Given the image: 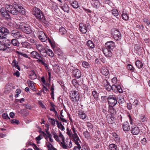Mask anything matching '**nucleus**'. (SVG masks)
Here are the masks:
<instances>
[{"instance_id":"1","label":"nucleus","mask_w":150,"mask_h":150,"mask_svg":"<svg viewBox=\"0 0 150 150\" xmlns=\"http://www.w3.org/2000/svg\"><path fill=\"white\" fill-rule=\"evenodd\" d=\"M18 5H16V6H13L12 5L9 4H6V7L7 11L8 12L13 15H16L18 14Z\"/></svg>"},{"instance_id":"2","label":"nucleus","mask_w":150,"mask_h":150,"mask_svg":"<svg viewBox=\"0 0 150 150\" xmlns=\"http://www.w3.org/2000/svg\"><path fill=\"white\" fill-rule=\"evenodd\" d=\"M11 44L10 40L6 38L5 39H3L2 41H1V42L0 44V50H3L5 51L8 48V46Z\"/></svg>"},{"instance_id":"3","label":"nucleus","mask_w":150,"mask_h":150,"mask_svg":"<svg viewBox=\"0 0 150 150\" xmlns=\"http://www.w3.org/2000/svg\"><path fill=\"white\" fill-rule=\"evenodd\" d=\"M107 100L108 103L111 106H115L117 103V97L114 95H110L107 98Z\"/></svg>"},{"instance_id":"4","label":"nucleus","mask_w":150,"mask_h":150,"mask_svg":"<svg viewBox=\"0 0 150 150\" xmlns=\"http://www.w3.org/2000/svg\"><path fill=\"white\" fill-rule=\"evenodd\" d=\"M17 28H20L24 33L28 34H31L32 31L31 27L28 25H19Z\"/></svg>"},{"instance_id":"5","label":"nucleus","mask_w":150,"mask_h":150,"mask_svg":"<svg viewBox=\"0 0 150 150\" xmlns=\"http://www.w3.org/2000/svg\"><path fill=\"white\" fill-rule=\"evenodd\" d=\"M35 17L40 21H41L45 24H47L48 21L46 20L42 12L40 10Z\"/></svg>"},{"instance_id":"6","label":"nucleus","mask_w":150,"mask_h":150,"mask_svg":"<svg viewBox=\"0 0 150 150\" xmlns=\"http://www.w3.org/2000/svg\"><path fill=\"white\" fill-rule=\"evenodd\" d=\"M91 26L88 23L84 24L82 23H80L79 25V28L80 31L83 33H86Z\"/></svg>"},{"instance_id":"7","label":"nucleus","mask_w":150,"mask_h":150,"mask_svg":"<svg viewBox=\"0 0 150 150\" xmlns=\"http://www.w3.org/2000/svg\"><path fill=\"white\" fill-rule=\"evenodd\" d=\"M10 35L16 38H23L22 35V33L16 30H13L11 31L9 34Z\"/></svg>"},{"instance_id":"8","label":"nucleus","mask_w":150,"mask_h":150,"mask_svg":"<svg viewBox=\"0 0 150 150\" xmlns=\"http://www.w3.org/2000/svg\"><path fill=\"white\" fill-rule=\"evenodd\" d=\"M71 69L73 75L76 78L79 79L81 77V72L79 69L73 67H71Z\"/></svg>"},{"instance_id":"9","label":"nucleus","mask_w":150,"mask_h":150,"mask_svg":"<svg viewBox=\"0 0 150 150\" xmlns=\"http://www.w3.org/2000/svg\"><path fill=\"white\" fill-rule=\"evenodd\" d=\"M71 97V98L72 101L77 102L79 100V95L77 91H74L72 93Z\"/></svg>"},{"instance_id":"10","label":"nucleus","mask_w":150,"mask_h":150,"mask_svg":"<svg viewBox=\"0 0 150 150\" xmlns=\"http://www.w3.org/2000/svg\"><path fill=\"white\" fill-rule=\"evenodd\" d=\"M36 48L40 53V54L42 56L44 55V53L46 51L45 48L42 45L39 44L36 46Z\"/></svg>"},{"instance_id":"11","label":"nucleus","mask_w":150,"mask_h":150,"mask_svg":"<svg viewBox=\"0 0 150 150\" xmlns=\"http://www.w3.org/2000/svg\"><path fill=\"white\" fill-rule=\"evenodd\" d=\"M111 51L112 50L105 47L102 48V51L103 54L105 56L107 57H112V52Z\"/></svg>"},{"instance_id":"12","label":"nucleus","mask_w":150,"mask_h":150,"mask_svg":"<svg viewBox=\"0 0 150 150\" xmlns=\"http://www.w3.org/2000/svg\"><path fill=\"white\" fill-rule=\"evenodd\" d=\"M30 54L32 57L38 59L37 62L40 59H43V57H42L38 52L35 51H33L31 52Z\"/></svg>"},{"instance_id":"13","label":"nucleus","mask_w":150,"mask_h":150,"mask_svg":"<svg viewBox=\"0 0 150 150\" xmlns=\"http://www.w3.org/2000/svg\"><path fill=\"white\" fill-rule=\"evenodd\" d=\"M105 45L106 48L112 51L114 48L115 45L114 43L112 41H110L106 43Z\"/></svg>"},{"instance_id":"14","label":"nucleus","mask_w":150,"mask_h":150,"mask_svg":"<svg viewBox=\"0 0 150 150\" xmlns=\"http://www.w3.org/2000/svg\"><path fill=\"white\" fill-rule=\"evenodd\" d=\"M113 37L115 40H120L121 38V35L120 32L118 30H115L114 33Z\"/></svg>"},{"instance_id":"15","label":"nucleus","mask_w":150,"mask_h":150,"mask_svg":"<svg viewBox=\"0 0 150 150\" xmlns=\"http://www.w3.org/2000/svg\"><path fill=\"white\" fill-rule=\"evenodd\" d=\"M132 133L134 135H137L139 132V127L137 126L133 127H132L131 129Z\"/></svg>"},{"instance_id":"16","label":"nucleus","mask_w":150,"mask_h":150,"mask_svg":"<svg viewBox=\"0 0 150 150\" xmlns=\"http://www.w3.org/2000/svg\"><path fill=\"white\" fill-rule=\"evenodd\" d=\"M0 33L7 35L10 33L9 31L6 28L1 26L0 27Z\"/></svg>"},{"instance_id":"17","label":"nucleus","mask_w":150,"mask_h":150,"mask_svg":"<svg viewBox=\"0 0 150 150\" xmlns=\"http://www.w3.org/2000/svg\"><path fill=\"white\" fill-rule=\"evenodd\" d=\"M122 127L125 132L128 131L130 129V127L127 121L125 122L122 125Z\"/></svg>"},{"instance_id":"18","label":"nucleus","mask_w":150,"mask_h":150,"mask_svg":"<svg viewBox=\"0 0 150 150\" xmlns=\"http://www.w3.org/2000/svg\"><path fill=\"white\" fill-rule=\"evenodd\" d=\"M100 71L105 76H107L109 73V71L108 68L104 67H102Z\"/></svg>"},{"instance_id":"19","label":"nucleus","mask_w":150,"mask_h":150,"mask_svg":"<svg viewBox=\"0 0 150 150\" xmlns=\"http://www.w3.org/2000/svg\"><path fill=\"white\" fill-rule=\"evenodd\" d=\"M27 82L28 85L29 87L32 90L35 91L36 89L35 88V87L34 84V82L33 81H31L29 79H28Z\"/></svg>"},{"instance_id":"20","label":"nucleus","mask_w":150,"mask_h":150,"mask_svg":"<svg viewBox=\"0 0 150 150\" xmlns=\"http://www.w3.org/2000/svg\"><path fill=\"white\" fill-rule=\"evenodd\" d=\"M64 139H63L62 142H61L60 143V146L61 147H62V148L64 149H67L68 148H71L70 145H69L68 146H67V143L64 142Z\"/></svg>"},{"instance_id":"21","label":"nucleus","mask_w":150,"mask_h":150,"mask_svg":"<svg viewBox=\"0 0 150 150\" xmlns=\"http://www.w3.org/2000/svg\"><path fill=\"white\" fill-rule=\"evenodd\" d=\"M107 121L110 124H112L114 122L115 118L113 116H108L107 117Z\"/></svg>"},{"instance_id":"22","label":"nucleus","mask_w":150,"mask_h":150,"mask_svg":"<svg viewBox=\"0 0 150 150\" xmlns=\"http://www.w3.org/2000/svg\"><path fill=\"white\" fill-rule=\"evenodd\" d=\"M72 136L75 144H79V143L81 142L77 134L72 135Z\"/></svg>"},{"instance_id":"23","label":"nucleus","mask_w":150,"mask_h":150,"mask_svg":"<svg viewBox=\"0 0 150 150\" xmlns=\"http://www.w3.org/2000/svg\"><path fill=\"white\" fill-rule=\"evenodd\" d=\"M72 136L75 144H79V143L81 142L77 134L72 135Z\"/></svg>"},{"instance_id":"24","label":"nucleus","mask_w":150,"mask_h":150,"mask_svg":"<svg viewBox=\"0 0 150 150\" xmlns=\"http://www.w3.org/2000/svg\"><path fill=\"white\" fill-rule=\"evenodd\" d=\"M72 136L75 144H79V143L81 142L77 134L72 135Z\"/></svg>"},{"instance_id":"25","label":"nucleus","mask_w":150,"mask_h":150,"mask_svg":"<svg viewBox=\"0 0 150 150\" xmlns=\"http://www.w3.org/2000/svg\"><path fill=\"white\" fill-rule=\"evenodd\" d=\"M46 54H48L49 56L53 57L54 54L52 51L50 49H48L46 50V51L44 53L43 56H46Z\"/></svg>"},{"instance_id":"26","label":"nucleus","mask_w":150,"mask_h":150,"mask_svg":"<svg viewBox=\"0 0 150 150\" xmlns=\"http://www.w3.org/2000/svg\"><path fill=\"white\" fill-rule=\"evenodd\" d=\"M8 11L7 10L4 13H2L1 15L2 17H4L7 19H9L11 18V16L9 13H8Z\"/></svg>"},{"instance_id":"27","label":"nucleus","mask_w":150,"mask_h":150,"mask_svg":"<svg viewBox=\"0 0 150 150\" xmlns=\"http://www.w3.org/2000/svg\"><path fill=\"white\" fill-rule=\"evenodd\" d=\"M18 14L21 13L23 15L25 14V9L21 5H18Z\"/></svg>"},{"instance_id":"28","label":"nucleus","mask_w":150,"mask_h":150,"mask_svg":"<svg viewBox=\"0 0 150 150\" xmlns=\"http://www.w3.org/2000/svg\"><path fill=\"white\" fill-rule=\"evenodd\" d=\"M21 44L23 47L27 48H31V44L26 42H22Z\"/></svg>"},{"instance_id":"29","label":"nucleus","mask_w":150,"mask_h":150,"mask_svg":"<svg viewBox=\"0 0 150 150\" xmlns=\"http://www.w3.org/2000/svg\"><path fill=\"white\" fill-rule=\"evenodd\" d=\"M108 147L110 150H117L118 149L117 146L114 144H110Z\"/></svg>"},{"instance_id":"30","label":"nucleus","mask_w":150,"mask_h":150,"mask_svg":"<svg viewBox=\"0 0 150 150\" xmlns=\"http://www.w3.org/2000/svg\"><path fill=\"white\" fill-rule=\"evenodd\" d=\"M37 78L36 75L34 71H31L30 75L29 78L32 80H34Z\"/></svg>"},{"instance_id":"31","label":"nucleus","mask_w":150,"mask_h":150,"mask_svg":"<svg viewBox=\"0 0 150 150\" xmlns=\"http://www.w3.org/2000/svg\"><path fill=\"white\" fill-rule=\"evenodd\" d=\"M11 43L14 46H18L19 45V43L18 40L16 39H13L11 40Z\"/></svg>"},{"instance_id":"32","label":"nucleus","mask_w":150,"mask_h":150,"mask_svg":"<svg viewBox=\"0 0 150 150\" xmlns=\"http://www.w3.org/2000/svg\"><path fill=\"white\" fill-rule=\"evenodd\" d=\"M57 127L62 131L64 130L65 129L64 127L61 124V122H59L58 121L56 120Z\"/></svg>"},{"instance_id":"33","label":"nucleus","mask_w":150,"mask_h":150,"mask_svg":"<svg viewBox=\"0 0 150 150\" xmlns=\"http://www.w3.org/2000/svg\"><path fill=\"white\" fill-rule=\"evenodd\" d=\"M61 5V8L64 11V12H66L67 13L69 10V8L68 5L67 4H64L63 5Z\"/></svg>"},{"instance_id":"34","label":"nucleus","mask_w":150,"mask_h":150,"mask_svg":"<svg viewBox=\"0 0 150 150\" xmlns=\"http://www.w3.org/2000/svg\"><path fill=\"white\" fill-rule=\"evenodd\" d=\"M113 107L111 106L110 107L109 110V112L111 116H113L116 113L115 110L114 109Z\"/></svg>"},{"instance_id":"35","label":"nucleus","mask_w":150,"mask_h":150,"mask_svg":"<svg viewBox=\"0 0 150 150\" xmlns=\"http://www.w3.org/2000/svg\"><path fill=\"white\" fill-rule=\"evenodd\" d=\"M40 10L38 8L34 7L33 8L32 11V14L35 16L38 13V11Z\"/></svg>"},{"instance_id":"36","label":"nucleus","mask_w":150,"mask_h":150,"mask_svg":"<svg viewBox=\"0 0 150 150\" xmlns=\"http://www.w3.org/2000/svg\"><path fill=\"white\" fill-rule=\"evenodd\" d=\"M83 135L87 139L90 138L91 135L90 133L87 130L83 132Z\"/></svg>"},{"instance_id":"37","label":"nucleus","mask_w":150,"mask_h":150,"mask_svg":"<svg viewBox=\"0 0 150 150\" xmlns=\"http://www.w3.org/2000/svg\"><path fill=\"white\" fill-rule=\"evenodd\" d=\"M135 64L139 69H140L142 68L143 66L142 63L139 60H137Z\"/></svg>"},{"instance_id":"38","label":"nucleus","mask_w":150,"mask_h":150,"mask_svg":"<svg viewBox=\"0 0 150 150\" xmlns=\"http://www.w3.org/2000/svg\"><path fill=\"white\" fill-rule=\"evenodd\" d=\"M47 117L49 121L51 123V124L54 126L55 124V120L51 118L49 116H47Z\"/></svg>"},{"instance_id":"39","label":"nucleus","mask_w":150,"mask_h":150,"mask_svg":"<svg viewBox=\"0 0 150 150\" xmlns=\"http://www.w3.org/2000/svg\"><path fill=\"white\" fill-rule=\"evenodd\" d=\"M86 45H87L90 47V48H92L94 47V44L92 41L90 40L88 41Z\"/></svg>"},{"instance_id":"40","label":"nucleus","mask_w":150,"mask_h":150,"mask_svg":"<svg viewBox=\"0 0 150 150\" xmlns=\"http://www.w3.org/2000/svg\"><path fill=\"white\" fill-rule=\"evenodd\" d=\"M38 38L42 42H45L47 40V38L45 34H44V35H42L41 36H40Z\"/></svg>"},{"instance_id":"41","label":"nucleus","mask_w":150,"mask_h":150,"mask_svg":"<svg viewBox=\"0 0 150 150\" xmlns=\"http://www.w3.org/2000/svg\"><path fill=\"white\" fill-rule=\"evenodd\" d=\"M59 30L60 33L62 35L66 33V30L65 28L63 27L60 28L59 29Z\"/></svg>"},{"instance_id":"42","label":"nucleus","mask_w":150,"mask_h":150,"mask_svg":"<svg viewBox=\"0 0 150 150\" xmlns=\"http://www.w3.org/2000/svg\"><path fill=\"white\" fill-rule=\"evenodd\" d=\"M47 146L48 149V150H57L51 143H48Z\"/></svg>"},{"instance_id":"43","label":"nucleus","mask_w":150,"mask_h":150,"mask_svg":"<svg viewBox=\"0 0 150 150\" xmlns=\"http://www.w3.org/2000/svg\"><path fill=\"white\" fill-rule=\"evenodd\" d=\"M72 6L74 8H77L79 6L77 2L76 1H74L71 3Z\"/></svg>"},{"instance_id":"44","label":"nucleus","mask_w":150,"mask_h":150,"mask_svg":"<svg viewBox=\"0 0 150 150\" xmlns=\"http://www.w3.org/2000/svg\"><path fill=\"white\" fill-rule=\"evenodd\" d=\"M79 115L80 118L82 119H84L86 118V115L85 113L83 112H81L79 113Z\"/></svg>"},{"instance_id":"45","label":"nucleus","mask_w":150,"mask_h":150,"mask_svg":"<svg viewBox=\"0 0 150 150\" xmlns=\"http://www.w3.org/2000/svg\"><path fill=\"white\" fill-rule=\"evenodd\" d=\"M92 94L94 98L97 100L98 98V93L96 91H92Z\"/></svg>"},{"instance_id":"46","label":"nucleus","mask_w":150,"mask_h":150,"mask_svg":"<svg viewBox=\"0 0 150 150\" xmlns=\"http://www.w3.org/2000/svg\"><path fill=\"white\" fill-rule=\"evenodd\" d=\"M16 53L18 54L21 55L22 56H23V57H24L27 58H28L29 59H30V58L29 57H28V55L27 54L23 53L22 52H20L18 51H16Z\"/></svg>"},{"instance_id":"47","label":"nucleus","mask_w":150,"mask_h":150,"mask_svg":"<svg viewBox=\"0 0 150 150\" xmlns=\"http://www.w3.org/2000/svg\"><path fill=\"white\" fill-rule=\"evenodd\" d=\"M122 16V18L125 21H127L128 20L129 17L126 13H123Z\"/></svg>"},{"instance_id":"48","label":"nucleus","mask_w":150,"mask_h":150,"mask_svg":"<svg viewBox=\"0 0 150 150\" xmlns=\"http://www.w3.org/2000/svg\"><path fill=\"white\" fill-rule=\"evenodd\" d=\"M127 67L128 70H130L132 72H133L134 71V68L131 65L128 64L127 66Z\"/></svg>"},{"instance_id":"49","label":"nucleus","mask_w":150,"mask_h":150,"mask_svg":"<svg viewBox=\"0 0 150 150\" xmlns=\"http://www.w3.org/2000/svg\"><path fill=\"white\" fill-rule=\"evenodd\" d=\"M112 13L113 15L115 16H117L118 15V11L115 9H114L112 10Z\"/></svg>"},{"instance_id":"50","label":"nucleus","mask_w":150,"mask_h":150,"mask_svg":"<svg viewBox=\"0 0 150 150\" xmlns=\"http://www.w3.org/2000/svg\"><path fill=\"white\" fill-rule=\"evenodd\" d=\"M10 122L11 123L13 124L14 125L18 124L19 122V121L15 119L11 120H10Z\"/></svg>"},{"instance_id":"51","label":"nucleus","mask_w":150,"mask_h":150,"mask_svg":"<svg viewBox=\"0 0 150 150\" xmlns=\"http://www.w3.org/2000/svg\"><path fill=\"white\" fill-rule=\"evenodd\" d=\"M94 6L96 8H97L98 7H99L100 5V4L98 1L97 0H96L94 1Z\"/></svg>"},{"instance_id":"52","label":"nucleus","mask_w":150,"mask_h":150,"mask_svg":"<svg viewBox=\"0 0 150 150\" xmlns=\"http://www.w3.org/2000/svg\"><path fill=\"white\" fill-rule=\"evenodd\" d=\"M7 37V34H4L0 33V40H3V39H5Z\"/></svg>"},{"instance_id":"53","label":"nucleus","mask_w":150,"mask_h":150,"mask_svg":"<svg viewBox=\"0 0 150 150\" xmlns=\"http://www.w3.org/2000/svg\"><path fill=\"white\" fill-rule=\"evenodd\" d=\"M72 83L75 87H77L78 85V82L76 79H73L72 81Z\"/></svg>"},{"instance_id":"54","label":"nucleus","mask_w":150,"mask_h":150,"mask_svg":"<svg viewBox=\"0 0 150 150\" xmlns=\"http://www.w3.org/2000/svg\"><path fill=\"white\" fill-rule=\"evenodd\" d=\"M6 10L7 11V9L6 7V4L5 6V7H2L0 9V13L1 14H2V13H4V12H5Z\"/></svg>"},{"instance_id":"55","label":"nucleus","mask_w":150,"mask_h":150,"mask_svg":"<svg viewBox=\"0 0 150 150\" xmlns=\"http://www.w3.org/2000/svg\"><path fill=\"white\" fill-rule=\"evenodd\" d=\"M76 144L77 146H74V150H80V149H81V147L80 144Z\"/></svg>"},{"instance_id":"56","label":"nucleus","mask_w":150,"mask_h":150,"mask_svg":"<svg viewBox=\"0 0 150 150\" xmlns=\"http://www.w3.org/2000/svg\"><path fill=\"white\" fill-rule=\"evenodd\" d=\"M18 65V63L17 61H16V59H14L13 60L12 64V66L13 67H15Z\"/></svg>"},{"instance_id":"57","label":"nucleus","mask_w":150,"mask_h":150,"mask_svg":"<svg viewBox=\"0 0 150 150\" xmlns=\"http://www.w3.org/2000/svg\"><path fill=\"white\" fill-rule=\"evenodd\" d=\"M64 142L67 143V145H66L67 146H68L69 145H70L71 146V148L72 146V143L71 142V140L70 139H68L66 141H64Z\"/></svg>"},{"instance_id":"58","label":"nucleus","mask_w":150,"mask_h":150,"mask_svg":"<svg viewBox=\"0 0 150 150\" xmlns=\"http://www.w3.org/2000/svg\"><path fill=\"white\" fill-rule=\"evenodd\" d=\"M2 117L4 119H10L8 115L6 113H4L2 114Z\"/></svg>"},{"instance_id":"59","label":"nucleus","mask_w":150,"mask_h":150,"mask_svg":"<svg viewBox=\"0 0 150 150\" xmlns=\"http://www.w3.org/2000/svg\"><path fill=\"white\" fill-rule=\"evenodd\" d=\"M43 59H40L39 61H38V62L39 63H41L42 64L44 65L45 67H47V64L45 63L43 61Z\"/></svg>"},{"instance_id":"60","label":"nucleus","mask_w":150,"mask_h":150,"mask_svg":"<svg viewBox=\"0 0 150 150\" xmlns=\"http://www.w3.org/2000/svg\"><path fill=\"white\" fill-rule=\"evenodd\" d=\"M118 101L119 103H122L124 102V99L123 97H121L118 100L117 102Z\"/></svg>"},{"instance_id":"61","label":"nucleus","mask_w":150,"mask_h":150,"mask_svg":"<svg viewBox=\"0 0 150 150\" xmlns=\"http://www.w3.org/2000/svg\"><path fill=\"white\" fill-rule=\"evenodd\" d=\"M115 140L117 143H120V139L119 137L118 136L116 137L115 138Z\"/></svg>"},{"instance_id":"62","label":"nucleus","mask_w":150,"mask_h":150,"mask_svg":"<svg viewBox=\"0 0 150 150\" xmlns=\"http://www.w3.org/2000/svg\"><path fill=\"white\" fill-rule=\"evenodd\" d=\"M117 90L120 93H122L123 91L122 89L121 88V86L120 85H118L117 86Z\"/></svg>"},{"instance_id":"63","label":"nucleus","mask_w":150,"mask_h":150,"mask_svg":"<svg viewBox=\"0 0 150 150\" xmlns=\"http://www.w3.org/2000/svg\"><path fill=\"white\" fill-rule=\"evenodd\" d=\"M82 64L83 67L85 68H88V67L89 66L88 63L86 62H84L82 63Z\"/></svg>"},{"instance_id":"64","label":"nucleus","mask_w":150,"mask_h":150,"mask_svg":"<svg viewBox=\"0 0 150 150\" xmlns=\"http://www.w3.org/2000/svg\"><path fill=\"white\" fill-rule=\"evenodd\" d=\"M44 34H45V33L42 31H38L37 33V35H38V38L40 37V36H41L43 35H44Z\"/></svg>"}]
</instances>
